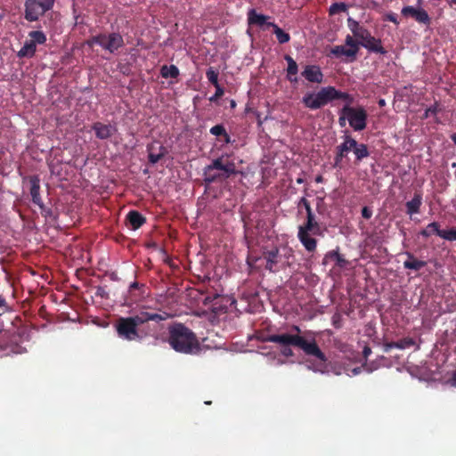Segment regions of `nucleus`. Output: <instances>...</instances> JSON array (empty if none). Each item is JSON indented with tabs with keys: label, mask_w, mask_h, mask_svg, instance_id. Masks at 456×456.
<instances>
[{
	"label": "nucleus",
	"mask_w": 456,
	"mask_h": 456,
	"mask_svg": "<svg viewBox=\"0 0 456 456\" xmlns=\"http://www.w3.org/2000/svg\"><path fill=\"white\" fill-rule=\"evenodd\" d=\"M292 330L296 334L283 333L268 335L264 341L273 342L281 345L282 346H293L300 348L306 355L315 357L320 361V367H324L328 361L325 354L320 349L314 338L310 340L300 336L301 330L298 326H292Z\"/></svg>",
	"instance_id": "nucleus-1"
},
{
	"label": "nucleus",
	"mask_w": 456,
	"mask_h": 456,
	"mask_svg": "<svg viewBox=\"0 0 456 456\" xmlns=\"http://www.w3.org/2000/svg\"><path fill=\"white\" fill-rule=\"evenodd\" d=\"M168 344L178 353L198 354L201 347L196 334L183 323L177 322L168 327Z\"/></svg>",
	"instance_id": "nucleus-2"
},
{
	"label": "nucleus",
	"mask_w": 456,
	"mask_h": 456,
	"mask_svg": "<svg viewBox=\"0 0 456 456\" xmlns=\"http://www.w3.org/2000/svg\"><path fill=\"white\" fill-rule=\"evenodd\" d=\"M165 319L166 317L161 314L141 311L130 317H120L117 320L115 327L120 338L133 341L138 340L139 334L142 336V330H140L138 327L140 324H145L150 321L159 322Z\"/></svg>",
	"instance_id": "nucleus-3"
},
{
	"label": "nucleus",
	"mask_w": 456,
	"mask_h": 456,
	"mask_svg": "<svg viewBox=\"0 0 456 456\" xmlns=\"http://www.w3.org/2000/svg\"><path fill=\"white\" fill-rule=\"evenodd\" d=\"M238 173L235 162L230 159L229 155L224 154L205 167L203 179L207 184L223 183Z\"/></svg>",
	"instance_id": "nucleus-4"
},
{
	"label": "nucleus",
	"mask_w": 456,
	"mask_h": 456,
	"mask_svg": "<svg viewBox=\"0 0 456 456\" xmlns=\"http://www.w3.org/2000/svg\"><path fill=\"white\" fill-rule=\"evenodd\" d=\"M334 100H343L352 104L354 97L346 92L337 90L334 86L322 87L316 94L307 93L302 98L305 107L310 110H318Z\"/></svg>",
	"instance_id": "nucleus-5"
},
{
	"label": "nucleus",
	"mask_w": 456,
	"mask_h": 456,
	"mask_svg": "<svg viewBox=\"0 0 456 456\" xmlns=\"http://www.w3.org/2000/svg\"><path fill=\"white\" fill-rule=\"evenodd\" d=\"M312 235H322L321 226L315 219L314 213L306 215V221L298 226L297 239L308 252H314L317 248V240Z\"/></svg>",
	"instance_id": "nucleus-6"
},
{
	"label": "nucleus",
	"mask_w": 456,
	"mask_h": 456,
	"mask_svg": "<svg viewBox=\"0 0 456 456\" xmlns=\"http://www.w3.org/2000/svg\"><path fill=\"white\" fill-rule=\"evenodd\" d=\"M291 256L292 250L290 248L286 249V252L282 255L277 246L265 247L262 254V257L265 261V268L271 273H277L289 265L287 261L282 260L283 257L289 259Z\"/></svg>",
	"instance_id": "nucleus-7"
},
{
	"label": "nucleus",
	"mask_w": 456,
	"mask_h": 456,
	"mask_svg": "<svg viewBox=\"0 0 456 456\" xmlns=\"http://www.w3.org/2000/svg\"><path fill=\"white\" fill-rule=\"evenodd\" d=\"M350 105L351 104L346 102V104L342 108V112L346 115L349 126L354 131H362L367 126V111L362 106L354 108Z\"/></svg>",
	"instance_id": "nucleus-8"
},
{
	"label": "nucleus",
	"mask_w": 456,
	"mask_h": 456,
	"mask_svg": "<svg viewBox=\"0 0 456 456\" xmlns=\"http://www.w3.org/2000/svg\"><path fill=\"white\" fill-rule=\"evenodd\" d=\"M55 0H26L24 17L28 21H36L50 11Z\"/></svg>",
	"instance_id": "nucleus-9"
},
{
	"label": "nucleus",
	"mask_w": 456,
	"mask_h": 456,
	"mask_svg": "<svg viewBox=\"0 0 456 456\" xmlns=\"http://www.w3.org/2000/svg\"><path fill=\"white\" fill-rule=\"evenodd\" d=\"M125 45L124 38L118 32H112L110 34L102 33L101 47L109 52L114 53L118 49Z\"/></svg>",
	"instance_id": "nucleus-10"
},
{
	"label": "nucleus",
	"mask_w": 456,
	"mask_h": 456,
	"mask_svg": "<svg viewBox=\"0 0 456 456\" xmlns=\"http://www.w3.org/2000/svg\"><path fill=\"white\" fill-rule=\"evenodd\" d=\"M401 13L404 17L413 18L419 24L429 26L431 23V19L428 13L422 8L417 9L413 6L408 5L402 9Z\"/></svg>",
	"instance_id": "nucleus-11"
},
{
	"label": "nucleus",
	"mask_w": 456,
	"mask_h": 456,
	"mask_svg": "<svg viewBox=\"0 0 456 456\" xmlns=\"http://www.w3.org/2000/svg\"><path fill=\"white\" fill-rule=\"evenodd\" d=\"M301 75L310 83L321 84L323 82L324 75L318 65H305Z\"/></svg>",
	"instance_id": "nucleus-12"
},
{
	"label": "nucleus",
	"mask_w": 456,
	"mask_h": 456,
	"mask_svg": "<svg viewBox=\"0 0 456 456\" xmlns=\"http://www.w3.org/2000/svg\"><path fill=\"white\" fill-rule=\"evenodd\" d=\"M347 27L358 41L366 40L370 32L352 17L347 18Z\"/></svg>",
	"instance_id": "nucleus-13"
},
{
	"label": "nucleus",
	"mask_w": 456,
	"mask_h": 456,
	"mask_svg": "<svg viewBox=\"0 0 456 456\" xmlns=\"http://www.w3.org/2000/svg\"><path fill=\"white\" fill-rule=\"evenodd\" d=\"M30 183V195L32 202L37 205L41 209H44V202L40 196V179L38 175H31L28 177Z\"/></svg>",
	"instance_id": "nucleus-14"
},
{
	"label": "nucleus",
	"mask_w": 456,
	"mask_h": 456,
	"mask_svg": "<svg viewBox=\"0 0 456 456\" xmlns=\"http://www.w3.org/2000/svg\"><path fill=\"white\" fill-rule=\"evenodd\" d=\"M92 129L94 131L95 136L101 140L110 138L116 132L115 126L102 122L94 123Z\"/></svg>",
	"instance_id": "nucleus-15"
},
{
	"label": "nucleus",
	"mask_w": 456,
	"mask_h": 456,
	"mask_svg": "<svg viewBox=\"0 0 456 456\" xmlns=\"http://www.w3.org/2000/svg\"><path fill=\"white\" fill-rule=\"evenodd\" d=\"M361 45L364 48H366L368 51L380 53V54H386L387 51L382 46V43L380 39H378L371 36V34L369 36V37L364 40L361 41Z\"/></svg>",
	"instance_id": "nucleus-16"
},
{
	"label": "nucleus",
	"mask_w": 456,
	"mask_h": 456,
	"mask_svg": "<svg viewBox=\"0 0 456 456\" xmlns=\"http://www.w3.org/2000/svg\"><path fill=\"white\" fill-rule=\"evenodd\" d=\"M248 23L249 26L256 25L258 27L266 26L268 27L269 16L257 13L255 9L248 10Z\"/></svg>",
	"instance_id": "nucleus-17"
},
{
	"label": "nucleus",
	"mask_w": 456,
	"mask_h": 456,
	"mask_svg": "<svg viewBox=\"0 0 456 456\" xmlns=\"http://www.w3.org/2000/svg\"><path fill=\"white\" fill-rule=\"evenodd\" d=\"M284 60L288 63L287 67V79L290 83H297L298 78L297 77V74L298 72V66L296 61L289 54H286L284 56Z\"/></svg>",
	"instance_id": "nucleus-18"
},
{
	"label": "nucleus",
	"mask_w": 456,
	"mask_h": 456,
	"mask_svg": "<svg viewBox=\"0 0 456 456\" xmlns=\"http://www.w3.org/2000/svg\"><path fill=\"white\" fill-rule=\"evenodd\" d=\"M126 221L133 230H137L146 223V218L137 210H131L126 215Z\"/></svg>",
	"instance_id": "nucleus-19"
},
{
	"label": "nucleus",
	"mask_w": 456,
	"mask_h": 456,
	"mask_svg": "<svg viewBox=\"0 0 456 456\" xmlns=\"http://www.w3.org/2000/svg\"><path fill=\"white\" fill-rule=\"evenodd\" d=\"M155 144L151 143L147 146L148 159L151 164L158 163L167 152L166 147L163 145L159 146V151L155 152Z\"/></svg>",
	"instance_id": "nucleus-20"
},
{
	"label": "nucleus",
	"mask_w": 456,
	"mask_h": 456,
	"mask_svg": "<svg viewBox=\"0 0 456 456\" xmlns=\"http://www.w3.org/2000/svg\"><path fill=\"white\" fill-rule=\"evenodd\" d=\"M405 255L407 256V260L403 262L405 269L419 271L427 265V262L417 259L412 253L405 252Z\"/></svg>",
	"instance_id": "nucleus-21"
},
{
	"label": "nucleus",
	"mask_w": 456,
	"mask_h": 456,
	"mask_svg": "<svg viewBox=\"0 0 456 456\" xmlns=\"http://www.w3.org/2000/svg\"><path fill=\"white\" fill-rule=\"evenodd\" d=\"M422 204V196L420 193H415L412 200L407 201L405 204L406 213L410 216L419 213L420 206Z\"/></svg>",
	"instance_id": "nucleus-22"
},
{
	"label": "nucleus",
	"mask_w": 456,
	"mask_h": 456,
	"mask_svg": "<svg viewBox=\"0 0 456 456\" xmlns=\"http://www.w3.org/2000/svg\"><path fill=\"white\" fill-rule=\"evenodd\" d=\"M330 54L339 58L341 56H346L350 59L351 61H354L356 59V56L354 54V50H349L345 45H336L330 50Z\"/></svg>",
	"instance_id": "nucleus-23"
},
{
	"label": "nucleus",
	"mask_w": 456,
	"mask_h": 456,
	"mask_svg": "<svg viewBox=\"0 0 456 456\" xmlns=\"http://www.w3.org/2000/svg\"><path fill=\"white\" fill-rule=\"evenodd\" d=\"M327 259L334 260L336 265L340 268L346 267L348 265V261L338 250L329 251L323 258V265H326Z\"/></svg>",
	"instance_id": "nucleus-24"
},
{
	"label": "nucleus",
	"mask_w": 456,
	"mask_h": 456,
	"mask_svg": "<svg viewBox=\"0 0 456 456\" xmlns=\"http://www.w3.org/2000/svg\"><path fill=\"white\" fill-rule=\"evenodd\" d=\"M37 51V46L30 40L26 41L24 45L18 52L19 58H32Z\"/></svg>",
	"instance_id": "nucleus-25"
},
{
	"label": "nucleus",
	"mask_w": 456,
	"mask_h": 456,
	"mask_svg": "<svg viewBox=\"0 0 456 456\" xmlns=\"http://www.w3.org/2000/svg\"><path fill=\"white\" fill-rule=\"evenodd\" d=\"M442 230H440V224L437 222H432L427 225V227L420 231L419 234L424 238H428L432 234H436L440 237Z\"/></svg>",
	"instance_id": "nucleus-26"
},
{
	"label": "nucleus",
	"mask_w": 456,
	"mask_h": 456,
	"mask_svg": "<svg viewBox=\"0 0 456 456\" xmlns=\"http://www.w3.org/2000/svg\"><path fill=\"white\" fill-rule=\"evenodd\" d=\"M268 27H272L273 28V33L280 44H285L290 40L289 34L281 29L275 23H268Z\"/></svg>",
	"instance_id": "nucleus-27"
},
{
	"label": "nucleus",
	"mask_w": 456,
	"mask_h": 456,
	"mask_svg": "<svg viewBox=\"0 0 456 456\" xmlns=\"http://www.w3.org/2000/svg\"><path fill=\"white\" fill-rule=\"evenodd\" d=\"M354 146H356V140L350 135H345L344 142L337 146V148L345 154H347L350 151L354 150Z\"/></svg>",
	"instance_id": "nucleus-28"
},
{
	"label": "nucleus",
	"mask_w": 456,
	"mask_h": 456,
	"mask_svg": "<svg viewBox=\"0 0 456 456\" xmlns=\"http://www.w3.org/2000/svg\"><path fill=\"white\" fill-rule=\"evenodd\" d=\"M160 74L163 77L176 78L179 76V69L175 65L167 66L164 65L160 69Z\"/></svg>",
	"instance_id": "nucleus-29"
},
{
	"label": "nucleus",
	"mask_w": 456,
	"mask_h": 456,
	"mask_svg": "<svg viewBox=\"0 0 456 456\" xmlns=\"http://www.w3.org/2000/svg\"><path fill=\"white\" fill-rule=\"evenodd\" d=\"M354 153L355 154L356 159L361 161L362 159L367 158L370 155L368 151V147L364 143H358L356 142V146L354 147Z\"/></svg>",
	"instance_id": "nucleus-30"
},
{
	"label": "nucleus",
	"mask_w": 456,
	"mask_h": 456,
	"mask_svg": "<svg viewBox=\"0 0 456 456\" xmlns=\"http://www.w3.org/2000/svg\"><path fill=\"white\" fill-rule=\"evenodd\" d=\"M28 37H30V41L35 44L36 46L37 44L43 45L46 42V36L40 30L30 31L28 33Z\"/></svg>",
	"instance_id": "nucleus-31"
},
{
	"label": "nucleus",
	"mask_w": 456,
	"mask_h": 456,
	"mask_svg": "<svg viewBox=\"0 0 456 456\" xmlns=\"http://www.w3.org/2000/svg\"><path fill=\"white\" fill-rule=\"evenodd\" d=\"M345 46H347L349 50H354V54L357 55L361 41H358L354 36L347 35L345 39Z\"/></svg>",
	"instance_id": "nucleus-32"
},
{
	"label": "nucleus",
	"mask_w": 456,
	"mask_h": 456,
	"mask_svg": "<svg viewBox=\"0 0 456 456\" xmlns=\"http://www.w3.org/2000/svg\"><path fill=\"white\" fill-rule=\"evenodd\" d=\"M149 322H147L145 324H140L139 330H142V336L139 334L140 338H138V340H142V338L152 336L155 332L154 328H151V326L148 324Z\"/></svg>",
	"instance_id": "nucleus-33"
},
{
	"label": "nucleus",
	"mask_w": 456,
	"mask_h": 456,
	"mask_svg": "<svg viewBox=\"0 0 456 456\" xmlns=\"http://www.w3.org/2000/svg\"><path fill=\"white\" fill-rule=\"evenodd\" d=\"M206 77L208 81L214 86H218V72L214 69L213 67L208 69L206 72Z\"/></svg>",
	"instance_id": "nucleus-34"
},
{
	"label": "nucleus",
	"mask_w": 456,
	"mask_h": 456,
	"mask_svg": "<svg viewBox=\"0 0 456 456\" xmlns=\"http://www.w3.org/2000/svg\"><path fill=\"white\" fill-rule=\"evenodd\" d=\"M346 10H347V6L346 4L335 3L330 6L329 12H330V15H334L338 12H346Z\"/></svg>",
	"instance_id": "nucleus-35"
},
{
	"label": "nucleus",
	"mask_w": 456,
	"mask_h": 456,
	"mask_svg": "<svg viewBox=\"0 0 456 456\" xmlns=\"http://www.w3.org/2000/svg\"><path fill=\"white\" fill-rule=\"evenodd\" d=\"M440 237L450 241L456 240V228L452 227L449 230H442Z\"/></svg>",
	"instance_id": "nucleus-36"
},
{
	"label": "nucleus",
	"mask_w": 456,
	"mask_h": 456,
	"mask_svg": "<svg viewBox=\"0 0 456 456\" xmlns=\"http://www.w3.org/2000/svg\"><path fill=\"white\" fill-rule=\"evenodd\" d=\"M415 344V341L411 338H404L398 341V344L395 345L396 348L403 349L405 347H410Z\"/></svg>",
	"instance_id": "nucleus-37"
},
{
	"label": "nucleus",
	"mask_w": 456,
	"mask_h": 456,
	"mask_svg": "<svg viewBox=\"0 0 456 456\" xmlns=\"http://www.w3.org/2000/svg\"><path fill=\"white\" fill-rule=\"evenodd\" d=\"M102 42V33L96 36L91 37L89 39L86 40V44L89 47H94V45H97L101 46Z\"/></svg>",
	"instance_id": "nucleus-38"
},
{
	"label": "nucleus",
	"mask_w": 456,
	"mask_h": 456,
	"mask_svg": "<svg viewBox=\"0 0 456 456\" xmlns=\"http://www.w3.org/2000/svg\"><path fill=\"white\" fill-rule=\"evenodd\" d=\"M225 128L223 125H216L210 128V134L216 136H222L225 134Z\"/></svg>",
	"instance_id": "nucleus-39"
},
{
	"label": "nucleus",
	"mask_w": 456,
	"mask_h": 456,
	"mask_svg": "<svg viewBox=\"0 0 456 456\" xmlns=\"http://www.w3.org/2000/svg\"><path fill=\"white\" fill-rule=\"evenodd\" d=\"M215 87L216 93L209 98L210 102H216L217 99L221 98L224 94V90L223 87H221L220 85L216 86Z\"/></svg>",
	"instance_id": "nucleus-40"
},
{
	"label": "nucleus",
	"mask_w": 456,
	"mask_h": 456,
	"mask_svg": "<svg viewBox=\"0 0 456 456\" xmlns=\"http://www.w3.org/2000/svg\"><path fill=\"white\" fill-rule=\"evenodd\" d=\"M301 206H303L305 208V209L306 211V215H308L309 213L310 214L313 213L310 202L305 197L301 198L298 202V207H301Z\"/></svg>",
	"instance_id": "nucleus-41"
},
{
	"label": "nucleus",
	"mask_w": 456,
	"mask_h": 456,
	"mask_svg": "<svg viewBox=\"0 0 456 456\" xmlns=\"http://www.w3.org/2000/svg\"><path fill=\"white\" fill-rule=\"evenodd\" d=\"M346 156V154H345L344 152L340 151L336 147V156L334 158V166L338 167L339 165V163L342 161L343 158H345Z\"/></svg>",
	"instance_id": "nucleus-42"
},
{
	"label": "nucleus",
	"mask_w": 456,
	"mask_h": 456,
	"mask_svg": "<svg viewBox=\"0 0 456 456\" xmlns=\"http://www.w3.org/2000/svg\"><path fill=\"white\" fill-rule=\"evenodd\" d=\"M438 110H438V106H437V104L436 103V104H434V105H432V106L428 107V108L426 110V111H425V115H424V116H425V118H428V117H429V116H431V115H436V114H437V112H438Z\"/></svg>",
	"instance_id": "nucleus-43"
},
{
	"label": "nucleus",
	"mask_w": 456,
	"mask_h": 456,
	"mask_svg": "<svg viewBox=\"0 0 456 456\" xmlns=\"http://www.w3.org/2000/svg\"><path fill=\"white\" fill-rule=\"evenodd\" d=\"M384 20H387V21H390V22H393L394 24L395 25H398L399 24V21L397 20V15L394 12H388L385 15L384 17Z\"/></svg>",
	"instance_id": "nucleus-44"
},
{
	"label": "nucleus",
	"mask_w": 456,
	"mask_h": 456,
	"mask_svg": "<svg viewBox=\"0 0 456 456\" xmlns=\"http://www.w3.org/2000/svg\"><path fill=\"white\" fill-rule=\"evenodd\" d=\"M95 295L102 298L108 297V292L106 291L105 288L101 287V286L96 288Z\"/></svg>",
	"instance_id": "nucleus-45"
},
{
	"label": "nucleus",
	"mask_w": 456,
	"mask_h": 456,
	"mask_svg": "<svg viewBox=\"0 0 456 456\" xmlns=\"http://www.w3.org/2000/svg\"><path fill=\"white\" fill-rule=\"evenodd\" d=\"M362 216L365 219H370L372 216V210L369 207L362 208Z\"/></svg>",
	"instance_id": "nucleus-46"
},
{
	"label": "nucleus",
	"mask_w": 456,
	"mask_h": 456,
	"mask_svg": "<svg viewBox=\"0 0 456 456\" xmlns=\"http://www.w3.org/2000/svg\"><path fill=\"white\" fill-rule=\"evenodd\" d=\"M290 346H283L282 349H281V354L282 355L286 356V357H291L294 355V353L292 351V349L289 347Z\"/></svg>",
	"instance_id": "nucleus-47"
},
{
	"label": "nucleus",
	"mask_w": 456,
	"mask_h": 456,
	"mask_svg": "<svg viewBox=\"0 0 456 456\" xmlns=\"http://www.w3.org/2000/svg\"><path fill=\"white\" fill-rule=\"evenodd\" d=\"M347 119L346 115H345L342 112V110H340V116L338 118V124L341 127H344L346 126V120Z\"/></svg>",
	"instance_id": "nucleus-48"
},
{
	"label": "nucleus",
	"mask_w": 456,
	"mask_h": 456,
	"mask_svg": "<svg viewBox=\"0 0 456 456\" xmlns=\"http://www.w3.org/2000/svg\"><path fill=\"white\" fill-rule=\"evenodd\" d=\"M398 344V341L396 342H390L385 345V350L387 352L392 348H396L395 345Z\"/></svg>",
	"instance_id": "nucleus-49"
},
{
	"label": "nucleus",
	"mask_w": 456,
	"mask_h": 456,
	"mask_svg": "<svg viewBox=\"0 0 456 456\" xmlns=\"http://www.w3.org/2000/svg\"><path fill=\"white\" fill-rule=\"evenodd\" d=\"M362 354H363L364 358H366V359H367V358H368V356L371 354V349H370V347H369V346H364L363 351H362Z\"/></svg>",
	"instance_id": "nucleus-50"
},
{
	"label": "nucleus",
	"mask_w": 456,
	"mask_h": 456,
	"mask_svg": "<svg viewBox=\"0 0 456 456\" xmlns=\"http://www.w3.org/2000/svg\"><path fill=\"white\" fill-rule=\"evenodd\" d=\"M142 286H143L142 284H140L137 281H134L130 284L129 289H130V290H133L135 289H139L140 287H142Z\"/></svg>",
	"instance_id": "nucleus-51"
},
{
	"label": "nucleus",
	"mask_w": 456,
	"mask_h": 456,
	"mask_svg": "<svg viewBox=\"0 0 456 456\" xmlns=\"http://www.w3.org/2000/svg\"><path fill=\"white\" fill-rule=\"evenodd\" d=\"M222 136L224 138V142H225V143L231 142V136L227 134L226 131H225V134H224Z\"/></svg>",
	"instance_id": "nucleus-52"
},
{
	"label": "nucleus",
	"mask_w": 456,
	"mask_h": 456,
	"mask_svg": "<svg viewBox=\"0 0 456 456\" xmlns=\"http://www.w3.org/2000/svg\"><path fill=\"white\" fill-rule=\"evenodd\" d=\"M451 384L452 386L456 387V370L452 373Z\"/></svg>",
	"instance_id": "nucleus-53"
},
{
	"label": "nucleus",
	"mask_w": 456,
	"mask_h": 456,
	"mask_svg": "<svg viewBox=\"0 0 456 456\" xmlns=\"http://www.w3.org/2000/svg\"><path fill=\"white\" fill-rule=\"evenodd\" d=\"M322 182H323V177H322V175H317V176L315 177V183H322Z\"/></svg>",
	"instance_id": "nucleus-54"
},
{
	"label": "nucleus",
	"mask_w": 456,
	"mask_h": 456,
	"mask_svg": "<svg viewBox=\"0 0 456 456\" xmlns=\"http://www.w3.org/2000/svg\"><path fill=\"white\" fill-rule=\"evenodd\" d=\"M6 304L5 299L0 296V306H4Z\"/></svg>",
	"instance_id": "nucleus-55"
},
{
	"label": "nucleus",
	"mask_w": 456,
	"mask_h": 456,
	"mask_svg": "<svg viewBox=\"0 0 456 456\" xmlns=\"http://www.w3.org/2000/svg\"><path fill=\"white\" fill-rule=\"evenodd\" d=\"M378 103L380 107H383L386 105V101L384 99H379Z\"/></svg>",
	"instance_id": "nucleus-56"
},
{
	"label": "nucleus",
	"mask_w": 456,
	"mask_h": 456,
	"mask_svg": "<svg viewBox=\"0 0 456 456\" xmlns=\"http://www.w3.org/2000/svg\"><path fill=\"white\" fill-rule=\"evenodd\" d=\"M451 139H452V141L456 144V133H454V134H452L451 135Z\"/></svg>",
	"instance_id": "nucleus-57"
},
{
	"label": "nucleus",
	"mask_w": 456,
	"mask_h": 456,
	"mask_svg": "<svg viewBox=\"0 0 456 456\" xmlns=\"http://www.w3.org/2000/svg\"><path fill=\"white\" fill-rule=\"evenodd\" d=\"M235 106H236L235 102H234V101H232V102H231V107H232V108H234Z\"/></svg>",
	"instance_id": "nucleus-58"
},
{
	"label": "nucleus",
	"mask_w": 456,
	"mask_h": 456,
	"mask_svg": "<svg viewBox=\"0 0 456 456\" xmlns=\"http://www.w3.org/2000/svg\"><path fill=\"white\" fill-rule=\"evenodd\" d=\"M450 4H451V5H452V4H455V5H456V0H451Z\"/></svg>",
	"instance_id": "nucleus-59"
},
{
	"label": "nucleus",
	"mask_w": 456,
	"mask_h": 456,
	"mask_svg": "<svg viewBox=\"0 0 456 456\" xmlns=\"http://www.w3.org/2000/svg\"><path fill=\"white\" fill-rule=\"evenodd\" d=\"M297 183H303V179H302V178H298V179L297 180Z\"/></svg>",
	"instance_id": "nucleus-60"
},
{
	"label": "nucleus",
	"mask_w": 456,
	"mask_h": 456,
	"mask_svg": "<svg viewBox=\"0 0 456 456\" xmlns=\"http://www.w3.org/2000/svg\"><path fill=\"white\" fill-rule=\"evenodd\" d=\"M333 324L335 325V327H338L336 324H338V322H333Z\"/></svg>",
	"instance_id": "nucleus-61"
},
{
	"label": "nucleus",
	"mask_w": 456,
	"mask_h": 456,
	"mask_svg": "<svg viewBox=\"0 0 456 456\" xmlns=\"http://www.w3.org/2000/svg\"><path fill=\"white\" fill-rule=\"evenodd\" d=\"M333 324L335 325V327H338L336 324H338V322H333Z\"/></svg>",
	"instance_id": "nucleus-62"
}]
</instances>
